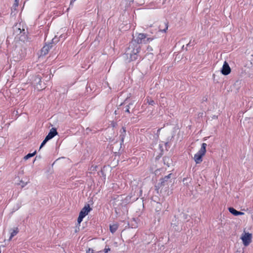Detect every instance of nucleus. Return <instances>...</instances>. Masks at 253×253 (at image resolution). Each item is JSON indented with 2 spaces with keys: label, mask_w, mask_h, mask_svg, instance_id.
Wrapping results in <instances>:
<instances>
[{
  "label": "nucleus",
  "mask_w": 253,
  "mask_h": 253,
  "mask_svg": "<svg viewBox=\"0 0 253 253\" xmlns=\"http://www.w3.org/2000/svg\"><path fill=\"white\" fill-rule=\"evenodd\" d=\"M141 46H138L135 42H130L127 47L123 58L126 62L134 61L138 58V53L140 52Z\"/></svg>",
  "instance_id": "obj_1"
},
{
  "label": "nucleus",
  "mask_w": 253,
  "mask_h": 253,
  "mask_svg": "<svg viewBox=\"0 0 253 253\" xmlns=\"http://www.w3.org/2000/svg\"><path fill=\"white\" fill-rule=\"evenodd\" d=\"M12 58L17 62L22 59L25 55V49L21 46H16L12 51Z\"/></svg>",
  "instance_id": "obj_2"
},
{
  "label": "nucleus",
  "mask_w": 253,
  "mask_h": 253,
  "mask_svg": "<svg viewBox=\"0 0 253 253\" xmlns=\"http://www.w3.org/2000/svg\"><path fill=\"white\" fill-rule=\"evenodd\" d=\"M207 146V145L206 143H202L201 149L194 155V159L196 164H200L202 162V157L205 155V153L206 152Z\"/></svg>",
  "instance_id": "obj_3"
},
{
  "label": "nucleus",
  "mask_w": 253,
  "mask_h": 253,
  "mask_svg": "<svg viewBox=\"0 0 253 253\" xmlns=\"http://www.w3.org/2000/svg\"><path fill=\"white\" fill-rule=\"evenodd\" d=\"M147 38V35L143 33L138 34L137 37L135 39L132 40L131 42H134L138 46H140V44L143 42L146 43V38ZM149 40L152 41V39L150 38H147L146 41Z\"/></svg>",
  "instance_id": "obj_4"
},
{
  "label": "nucleus",
  "mask_w": 253,
  "mask_h": 253,
  "mask_svg": "<svg viewBox=\"0 0 253 253\" xmlns=\"http://www.w3.org/2000/svg\"><path fill=\"white\" fill-rule=\"evenodd\" d=\"M171 173H169L164 177L161 178L160 182L158 183V186L159 188L163 187L165 186L169 187V184L171 182L170 178L171 177Z\"/></svg>",
  "instance_id": "obj_5"
},
{
  "label": "nucleus",
  "mask_w": 253,
  "mask_h": 253,
  "mask_svg": "<svg viewBox=\"0 0 253 253\" xmlns=\"http://www.w3.org/2000/svg\"><path fill=\"white\" fill-rule=\"evenodd\" d=\"M171 227L175 231L180 232L182 230V223L174 216L171 223Z\"/></svg>",
  "instance_id": "obj_6"
},
{
  "label": "nucleus",
  "mask_w": 253,
  "mask_h": 253,
  "mask_svg": "<svg viewBox=\"0 0 253 253\" xmlns=\"http://www.w3.org/2000/svg\"><path fill=\"white\" fill-rule=\"evenodd\" d=\"M252 234L244 232L241 238L244 246H247L250 244L252 241Z\"/></svg>",
  "instance_id": "obj_7"
},
{
  "label": "nucleus",
  "mask_w": 253,
  "mask_h": 253,
  "mask_svg": "<svg viewBox=\"0 0 253 253\" xmlns=\"http://www.w3.org/2000/svg\"><path fill=\"white\" fill-rule=\"evenodd\" d=\"M22 25L21 23L16 24L13 27L14 33L16 35L23 33L24 35L25 34V30L24 29H21Z\"/></svg>",
  "instance_id": "obj_8"
},
{
  "label": "nucleus",
  "mask_w": 253,
  "mask_h": 253,
  "mask_svg": "<svg viewBox=\"0 0 253 253\" xmlns=\"http://www.w3.org/2000/svg\"><path fill=\"white\" fill-rule=\"evenodd\" d=\"M221 72L224 75H227L230 73L231 69L228 63L226 61L224 62Z\"/></svg>",
  "instance_id": "obj_9"
},
{
  "label": "nucleus",
  "mask_w": 253,
  "mask_h": 253,
  "mask_svg": "<svg viewBox=\"0 0 253 253\" xmlns=\"http://www.w3.org/2000/svg\"><path fill=\"white\" fill-rule=\"evenodd\" d=\"M91 209L90 208L89 205H85L79 214L82 215L83 217H85L88 212L90 211Z\"/></svg>",
  "instance_id": "obj_10"
},
{
  "label": "nucleus",
  "mask_w": 253,
  "mask_h": 253,
  "mask_svg": "<svg viewBox=\"0 0 253 253\" xmlns=\"http://www.w3.org/2000/svg\"><path fill=\"white\" fill-rule=\"evenodd\" d=\"M169 23L168 22H165L161 23L159 25V31L162 32L166 33L168 29Z\"/></svg>",
  "instance_id": "obj_11"
},
{
  "label": "nucleus",
  "mask_w": 253,
  "mask_h": 253,
  "mask_svg": "<svg viewBox=\"0 0 253 253\" xmlns=\"http://www.w3.org/2000/svg\"><path fill=\"white\" fill-rule=\"evenodd\" d=\"M57 134V132L55 128H52L48 134L46 135V137L48 139H51Z\"/></svg>",
  "instance_id": "obj_12"
},
{
  "label": "nucleus",
  "mask_w": 253,
  "mask_h": 253,
  "mask_svg": "<svg viewBox=\"0 0 253 253\" xmlns=\"http://www.w3.org/2000/svg\"><path fill=\"white\" fill-rule=\"evenodd\" d=\"M52 45L51 43H49L47 45L44 46L41 49V53L42 55H46L49 50L50 48H51Z\"/></svg>",
  "instance_id": "obj_13"
},
{
  "label": "nucleus",
  "mask_w": 253,
  "mask_h": 253,
  "mask_svg": "<svg viewBox=\"0 0 253 253\" xmlns=\"http://www.w3.org/2000/svg\"><path fill=\"white\" fill-rule=\"evenodd\" d=\"M9 232L10 234V236L9 237V240H11L12 238L19 232V229L17 227H15L13 229H10L9 230Z\"/></svg>",
  "instance_id": "obj_14"
},
{
  "label": "nucleus",
  "mask_w": 253,
  "mask_h": 253,
  "mask_svg": "<svg viewBox=\"0 0 253 253\" xmlns=\"http://www.w3.org/2000/svg\"><path fill=\"white\" fill-rule=\"evenodd\" d=\"M134 106L132 103H130L129 104L126 105L124 109H125V111L127 113H130L129 109L131 108L133 109Z\"/></svg>",
  "instance_id": "obj_15"
},
{
  "label": "nucleus",
  "mask_w": 253,
  "mask_h": 253,
  "mask_svg": "<svg viewBox=\"0 0 253 253\" xmlns=\"http://www.w3.org/2000/svg\"><path fill=\"white\" fill-rule=\"evenodd\" d=\"M118 227V226L117 224H113L110 225V230L111 232L114 233L116 231Z\"/></svg>",
  "instance_id": "obj_16"
},
{
  "label": "nucleus",
  "mask_w": 253,
  "mask_h": 253,
  "mask_svg": "<svg viewBox=\"0 0 253 253\" xmlns=\"http://www.w3.org/2000/svg\"><path fill=\"white\" fill-rule=\"evenodd\" d=\"M228 210L230 213H231L232 214H233V215H234L235 216H237V213H238V211H236L233 208L230 207L228 208Z\"/></svg>",
  "instance_id": "obj_17"
},
{
  "label": "nucleus",
  "mask_w": 253,
  "mask_h": 253,
  "mask_svg": "<svg viewBox=\"0 0 253 253\" xmlns=\"http://www.w3.org/2000/svg\"><path fill=\"white\" fill-rule=\"evenodd\" d=\"M163 160L164 162V164L167 165L168 167H169L170 165V163H169L170 161V159L169 157H164Z\"/></svg>",
  "instance_id": "obj_18"
},
{
  "label": "nucleus",
  "mask_w": 253,
  "mask_h": 253,
  "mask_svg": "<svg viewBox=\"0 0 253 253\" xmlns=\"http://www.w3.org/2000/svg\"><path fill=\"white\" fill-rule=\"evenodd\" d=\"M36 154V151H35L34 153H29L28 154H27V155H26L24 159L25 160H28V159H29L31 157H33L35 154Z\"/></svg>",
  "instance_id": "obj_19"
},
{
  "label": "nucleus",
  "mask_w": 253,
  "mask_h": 253,
  "mask_svg": "<svg viewBox=\"0 0 253 253\" xmlns=\"http://www.w3.org/2000/svg\"><path fill=\"white\" fill-rule=\"evenodd\" d=\"M49 140V139H48V138H47V137H45V139L42 142V143L40 146V149H41Z\"/></svg>",
  "instance_id": "obj_20"
},
{
  "label": "nucleus",
  "mask_w": 253,
  "mask_h": 253,
  "mask_svg": "<svg viewBox=\"0 0 253 253\" xmlns=\"http://www.w3.org/2000/svg\"><path fill=\"white\" fill-rule=\"evenodd\" d=\"M147 103L152 106L155 104V101L153 100L149 99V98L147 99Z\"/></svg>",
  "instance_id": "obj_21"
},
{
  "label": "nucleus",
  "mask_w": 253,
  "mask_h": 253,
  "mask_svg": "<svg viewBox=\"0 0 253 253\" xmlns=\"http://www.w3.org/2000/svg\"><path fill=\"white\" fill-rule=\"evenodd\" d=\"M84 218V217L82 216V215H81L79 214V217L78 218V223H80L82 220H83V219Z\"/></svg>",
  "instance_id": "obj_22"
},
{
  "label": "nucleus",
  "mask_w": 253,
  "mask_h": 253,
  "mask_svg": "<svg viewBox=\"0 0 253 253\" xmlns=\"http://www.w3.org/2000/svg\"><path fill=\"white\" fill-rule=\"evenodd\" d=\"M125 135H126V134H125L124 133L121 132V134L120 135V137H121L122 142H124Z\"/></svg>",
  "instance_id": "obj_23"
},
{
  "label": "nucleus",
  "mask_w": 253,
  "mask_h": 253,
  "mask_svg": "<svg viewBox=\"0 0 253 253\" xmlns=\"http://www.w3.org/2000/svg\"><path fill=\"white\" fill-rule=\"evenodd\" d=\"M18 0H15V2H14V5H15V7H17L18 5Z\"/></svg>",
  "instance_id": "obj_24"
},
{
  "label": "nucleus",
  "mask_w": 253,
  "mask_h": 253,
  "mask_svg": "<svg viewBox=\"0 0 253 253\" xmlns=\"http://www.w3.org/2000/svg\"><path fill=\"white\" fill-rule=\"evenodd\" d=\"M104 252H105V253H108L109 251H110V249L109 248H105L104 249Z\"/></svg>",
  "instance_id": "obj_25"
},
{
  "label": "nucleus",
  "mask_w": 253,
  "mask_h": 253,
  "mask_svg": "<svg viewBox=\"0 0 253 253\" xmlns=\"http://www.w3.org/2000/svg\"><path fill=\"white\" fill-rule=\"evenodd\" d=\"M86 253H93V250L91 249H88L87 251H86Z\"/></svg>",
  "instance_id": "obj_26"
},
{
  "label": "nucleus",
  "mask_w": 253,
  "mask_h": 253,
  "mask_svg": "<svg viewBox=\"0 0 253 253\" xmlns=\"http://www.w3.org/2000/svg\"><path fill=\"white\" fill-rule=\"evenodd\" d=\"M122 131H121V132H123L125 133V134H126V128L124 127H123L122 128Z\"/></svg>",
  "instance_id": "obj_27"
},
{
  "label": "nucleus",
  "mask_w": 253,
  "mask_h": 253,
  "mask_svg": "<svg viewBox=\"0 0 253 253\" xmlns=\"http://www.w3.org/2000/svg\"><path fill=\"white\" fill-rule=\"evenodd\" d=\"M37 79L38 80L39 84L40 85V83L41 82V79L40 77H37Z\"/></svg>",
  "instance_id": "obj_28"
},
{
  "label": "nucleus",
  "mask_w": 253,
  "mask_h": 253,
  "mask_svg": "<svg viewBox=\"0 0 253 253\" xmlns=\"http://www.w3.org/2000/svg\"><path fill=\"white\" fill-rule=\"evenodd\" d=\"M243 214H244V212L239 211H238L237 215H243Z\"/></svg>",
  "instance_id": "obj_29"
},
{
  "label": "nucleus",
  "mask_w": 253,
  "mask_h": 253,
  "mask_svg": "<svg viewBox=\"0 0 253 253\" xmlns=\"http://www.w3.org/2000/svg\"><path fill=\"white\" fill-rule=\"evenodd\" d=\"M119 201H120V200H119V199H118V200H117V201H116L115 202V204H114V207H115V206H117V205H118V204H117V202H118Z\"/></svg>",
  "instance_id": "obj_30"
},
{
  "label": "nucleus",
  "mask_w": 253,
  "mask_h": 253,
  "mask_svg": "<svg viewBox=\"0 0 253 253\" xmlns=\"http://www.w3.org/2000/svg\"><path fill=\"white\" fill-rule=\"evenodd\" d=\"M76 0H71V2H70V4H72V3L74 2V1H75Z\"/></svg>",
  "instance_id": "obj_31"
},
{
  "label": "nucleus",
  "mask_w": 253,
  "mask_h": 253,
  "mask_svg": "<svg viewBox=\"0 0 253 253\" xmlns=\"http://www.w3.org/2000/svg\"><path fill=\"white\" fill-rule=\"evenodd\" d=\"M191 44V41L187 44V46H189Z\"/></svg>",
  "instance_id": "obj_32"
},
{
  "label": "nucleus",
  "mask_w": 253,
  "mask_h": 253,
  "mask_svg": "<svg viewBox=\"0 0 253 253\" xmlns=\"http://www.w3.org/2000/svg\"><path fill=\"white\" fill-rule=\"evenodd\" d=\"M115 211L117 213V208L116 207H115Z\"/></svg>",
  "instance_id": "obj_33"
},
{
  "label": "nucleus",
  "mask_w": 253,
  "mask_h": 253,
  "mask_svg": "<svg viewBox=\"0 0 253 253\" xmlns=\"http://www.w3.org/2000/svg\"><path fill=\"white\" fill-rule=\"evenodd\" d=\"M187 180V179H186V178H184V179H183V182H184V181H185V180Z\"/></svg>",
  "instance_id": "obj_34"
},
{
  "label": "nucleus",
  "mask_w": 253,
  "mask_h": 253,
  "mask_svg": "<svg viewBox=\"0 0 253 253\" xmlns=\"http://www.w3.org/2000/svg\"><path fill=\"white\" fill-rule=\"evenodd\" d=\"M89 128H86V130L89 131Z\"/></svg>",
  "instance_id": "obj_35"
},
{
  "label": "nucleus",
  "mask_w": 253,
  "mask_h": 253,
  "mask_svg": "<svg viewBox=\"0 0 253 253\" xmlns=\"http://www.w3.org/2000/svg\"><path fill=\"white\" fill-rule=\"evenodd\" d=\"M89 128H86V130L89 131Z\"/></svg>",
  "instance_id": "obj_36"
},
{
  "label": "nucleus",
  "mask_w": 253,
  "mask_h": 253,
  "mask_svg": "<svg viewBox=\"0 0 253 253\" xmlns=\"http://www.w3.org/2000/svg\"><path fill=\"white\" fill-rule=\"evenodd\" d=\"M117 112L116 111H115V113L116 114H117V112Z\"/></svg>",
  "instance_id": "obj_37"
}]
</instances>
